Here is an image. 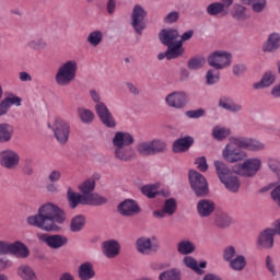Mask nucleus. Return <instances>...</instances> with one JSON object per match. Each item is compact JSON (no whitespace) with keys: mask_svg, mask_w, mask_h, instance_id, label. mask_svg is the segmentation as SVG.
Instances as JSON below:
<instances>
[{"mask_svg":"<svg viewBox=\"0 0 280 280\" xmlns=\"http://www.w3.org/2000/svg\"><path fill=\"white\" fill-rule=\"evenodd\" d=\"M188 178L196 196H207V194H209V184L202 174L197 171H189Z\"/></svg>","mask_w":280,"mask_h":280,"instance_id":"1a4fd4ad","label":"nucleus"},{"mask_svg":"<svg viewBox=\"0 0 280 280\" xmlns=\"http://www.w3.org/2000/svg\"><path fill=\"white\" fill-rule=\"evenodd\" d=\"M194 37V31H187L185 32L182 36H180V39L179 42H182V46H183V43L187 42V40H190V38Z\"/></svg>","mask_w":280,"mask_h":280,"instance_id":"69168bd1","label":"nucleus"},{"mask_svg":"<svg viewBox=\"0 0 280 280\" xmlns=\"http://www.w3.org/2000/svg\"><path fill=\"white\" fill-rule=\"evenodd\" d=\"M231 103H232V100H231V98H229V97H226V96H223V97H221L220 101H219V106H220L221 108H224L225 110H229V107H230Z\"/></svg>","mask_w":280,"mask_h":280,"instance_id":"680f3d73","label":"nucleus"},{"mask_svg":"<svg viewBox=\"0 0 280 280\" xmlns=\"http://www.w3.org/2000/svg\"><path fill=\"white\" fill-rule=\"evenodd\" d=\"M233 19H236V21H246V19H248V15H246V7L234 4Z\"/></svg>","mask_w":280,"mask_h":280,"instance_id":"a18cd8bd","label":"nucleus"},{"mask_svg":"<svg viewBox=\"0 0 280 280\" xmlns=\"http://www.w3.org/2000/svg\"><path fill=\"white\" fill-rule=\"evenodd\" d=\"M77 113L82 124H93L95 119V114L93 113V110L84 107H79Z\"/></svg>","mask_w":280,"mask_h":280,"instance_id":"72a5a7b5","label":"nucleus"},{"mask_svg":"<svg viewBox=\"0 0 280 280\" xmlns=\"http://www.w3.org/2000/svg\"><path fill=\"white\" fill-rule=\"evenodd\" d=\"M85 219L82 215H77L72 219L70 229L73 233H78V231H82L84 229Z\"/></svg>","mask_w":280,"mask_h":280,"instance_id":"c03bdc74","label":"nucleus"},{"mask_svg":"<svg viewBox=\"0 0 280 280\" xmlns=\"http://www.w3.org/2000/svg\"><path fill=\"white\" fill-rule=\"evenodd\" d=\"M0 255H15V257H30V249L22 242L8 243L5 241H0Z\"/></svg>","mask_w":280,"mask_h":280,"instance_id":"0eeeda50","label":"nucleus"},{"mask_svg":"<svg viewBox=\"0 0 280 280\" xmlns=\"http://www.w3.org/2000/svg\"><path fill=\"white\" fill-rule=\"evenodd\" d=\"M132 143H135V138L128 132L117 131L113 138L114 148H129Z\"/></svg>","mask_w":280,"mask_h":280,"instance_id":"f3484780","label":"nucleus"},{"mask_svg":"<svg viewBox=\"0 0 280 280\" xmlns=\"http://www.w3.org/2000/svg\"><path fill=\"white\" fill-rule=\"evenodd\" d=\"M184 264L185 266H187V268H190L191 270L197 272V275H202L201 268H207V262H200V265H198V261H196V259H194V257L191 256H186L184 258Z\"/></svg>","mask_w":280,"mask_h":280,"instance_id":"473e14b6","label":"nucleus"},{"mask_svg":"<svg viewBox=\"0 0 280 280\" xmlns=\"http://www.w3.org/2000/svg\"><path fill=\"white\" fill-rule=\"evenodd\" d=\"M106 202H108V199L97 192L85 195V205L90 207H102V205H106Z\"/></svg>","mask_w":280,"mask_h":280,"instance_id":"a878e982","label":"nucleus"},{"mask_svg":"<svg viewBox=\"0 0 280 280\" xmlns=\"http://www.w3.org/2000/svg\"><path fill=\"white\" fill-rule=\"evenodd\" d=\"M68 201L71 209H75L78 205H86L85 195L74 192L71 188L68 189Z\"/></svg>","mask_w":280,"mask_h":280,"instance_id":"bb28decb","label":"nucleus"},{"mask_svg":"<svg viewBox=\"0 0 280 280\" xmlns=\"http://www.w3.org/2000/svg\"><path fill=\"white\" fill-rule=\"evenodd\" d=\"M217 225H219L221 229H225V226H230L231 225V217H229L228 214H219L217 217Z\"/></svg>","mask_w":280,"mask_h":280,"instance_id":"603ef678","label":"nucleus"},{"mask_svg":"<svg viewBox=\"0 0 280 280\" xmlns=\"http://www.w3.org/2000/svg\"><path fill=\"white\" fill-rule=\"evenodd\" d=\"M5 105L10 108L12 106H21L23 100L16 95H14L13 93H10L9 95H7L3 100H2Z\"/></svg>","mask_w":280,"mask_h":280,"instance_id":"49530a36","label":"nucleus"},{"mask_svg":"<svg viewBox=\"0 0 280 280\" xmlns=\"http://www.w3.org/2000/svg\"><path fill=\"white\" fill-rule=\"evenodd\" d=\"M5 268H12V261L8 258H0V270H5Z\"/></svg>","mask_w":280,"mask_h":280,"instance_id":"0e129e2a","label":"nucleus"},{"mask_svg":"<svg viewBox=\"0 0 280 280\" xmlns=\"http://www.w3.org/2000/svg\"><path fill=\"white\" fill-rule=\"evenodd\" d=\"M206 81L207 84H217V82H220V71L218 69L209 70L206 74Z\"/></svg>","mask_w":280,"mask_h":280,"instance_id":"09e8293b","label":"nucleus"},{"mask_svg":"<svg viewBox=\"0 0 280 280\" xmlns=\"http://www.w3.org/2000/svg\"><path fill=\"white\" fill-rule=\"evenodd\" d=\"M48 128H51L55 138L62 145L69 141V135H71V124L65 118H55L52 126L51 124H48Z\"/></svg>","mask_w":280,"mask_h":280,"instance_id":"423d86ee","label":"nucleus"},{"mask_svg":"<svg viewBox=\"0 0 280 280\" xmlns=\"http://www.w3.org/2000/svg\"><path fill=\"white\" fill-rule=\"evenodd\" d=\"M114 154L118 161H124L128 163L132 161L137 155L132 147H114Z\"/></svg>","mask_w":280,"mask_h":280,"instance_id":"6ab92c4d","label":"nucleus"},{"mask_svg":"<svg viewBox=\"0 0 280 280\" xmlns=\"http://www.w3.org/2000/svg\"><path fill=\"white\" fill-rule=\"evenodd\" d=\"M148 16V12L141 8V5L137 4L133 8L131 14V25L139 35L143 34L145 30V18Z\"/></svg>","mask_w":280,"mask_h":280,"instance_id":"9b49d317","label":"nucleus"},{"mask_svg":"<svg viewBox=\"0 0 280 280\" xmlns=\"http://www.w3.org/2000/svg\"><path fill=\"white\" fill-rule=\"evenodd\" d=\"M18 276L23 280H36V272L27 265H22L18 268Z\"/></svg>","mask_w":280,"mask_h":280,"instance_id":"f704fd0d","label":"nucleus"},{"mask_svg":"<svg viewBox=\"0 0 280 280\" xmlns=\"http://www.w3.org/2000/svg\"><path fill=\"white\" fill-rule=\"evenodd\" d=\"M231 136V129L226 127L217 126L212 130V137L217 139V141H222L226 139V137Z\"/></svg>","mask_w":280,"mask_h":280,"instance_id":"58836bf2","label":"nucleus"},{"mask_svg":"<svg viewBox=\"0 0 280 280\" xmlns=\"http://www.w3.org/2000/svg\"><path fill=\"white\" fill-rule=\"evenodd\" d=\"M237 141L240 138H231L230 143L223 149L222 156L228 163H237L248 156Z\"/></svg>","mask_w":280,"mask_h":280,"instance_id":"39448f33","label":"nucleus"},{"mask_svg":"<svg viewBox=\"0 0 280 280\" xmlns=\"http://www.w3.org/2000/svg\"><path fill=\"white\" fill-rule=\"evenodd\" d=\"M167 149V143H165V141L163 140H151V150L153 155L154 154H161V152H165V150Z\"/></svg>","mask_w":280,"mask_h":280,"instance_id":"37998d69","label":"nucleus"},{"mask_svg":"<svg viewBox=\"0 0 280 280\" xmlns=\"http://www.w3.org/2000/svg\"><path fill=\"white\" fill-rule=\"evenodd\" d=\"M180 19V13L178 11H172L164 18V23H176Z\"/></svg>","mask_w":280,"mask_h":280,"instance_id":"6e6d98bb","label":"nucleus"},{"mask_svg":"<svg viewBox=\"0 0 280 280\" xmlns=\"http://www.w3.org/2000/svg\"><path fill=\"white\" fill-rule=\"evenodd\" d=\"M159 36L162 45H165L166 47H170V45H175V43H178V38H180L178 30L174 28H164L160 32Z\"/></svg>","mask_w":280,"mask_h":280,"instance_id":"2eb2a0df","label":"nucleus"},{"mask_svg":"<svg viewBox=\"0 0 280 280\" xmlns=\"http://www.w3.org/2000/svg\"><path fill=\"white\" fill-rule=\"evenodd\" d=\"M65 220H67L65 210L48 202L39 207L37 214L27 217L26 222L30 226H36L42 231H60L58 224H62Z\"/></svg>","mask_w":280,"mask_h":280,"instance_id":"f257e3e1","label":"nucleus"},{"mask_svg":"<svg viewBox=\"0 0 280 280\" xmlns=\"http://www.w3.org/2000/svg\"><path fill=\"white\" fill-rule=\"evenodd\" d=\"M160 280H180V275L176 270L164 271L159 277Z\"/></svg>","mask_w":280,"mask_h":280,"instance_id":"3c124183","label":"nucleus"},{"mask_svg":"<svg viewBox=\"0 0 280 280\" xmlns=\"http://www.w3.org/2000/svg\"><path fill=\"white\" fill-rule=\"evenodd\" d=\"M207 65V59L205 57H192L188 60V69L190 71H198V69H202Z\"/></svg>","mask_w":280,"mask_h":280,"instance_id":"ea45409f","label":"nucleus"},{"mask_svg":"<svg viewBox=\"0 0 280 280\" xmlns=\"http://www.w3.org/2000/svg\"><path fill=\"white\" fill-rule=\"evenodd\" d=\"M233 60V56L229 51L224 50H215L208 57V65L213 67V69L222 70L226 69V67H231V61Z\"/></svg>","mask_w":280,"mask_h":280,"instance_id":"6e6552de","label":"nucleus"},{"mask_svg":"<svg viewBox=\"0 0 280 280\" xmlns=\"http://www.w3.org/2000/svg\"><path fill=\"white\" fill-rule=\"evenodd\" d=\"M60 178H62V173L60 171H51L48 175V180L52 184L58 183Z\"/></svg>","mask_w":280,"mask_h":280,"instance_id":"052dcab7","label":"nucleus"},{"mask_svg":"<svg viewBox=\"0 0 280 280\" xmlns=\"http://www.w3.org/2000/svg\"><path fill=\"white\" fill-rule=\"evenodd\" d=\"M275 80H277L275 72L268 71L262 75L259 82L254 83V89L259 90L272 86V84H275Z\"/></svg>","mask_w":280,"mask_h":280,"instance_id":"cd10ccee","label":"nucleus"},{"mask_svg":"<svg viewBox=\"0 0 280 280\" xmlns=\"http://www.w3.org/2000/svg\"><path fill=\"white\" fill-rule=\"evenodd\" d=\"M10 108L8 105L3 102V100L0 102V117H3V115H8Z\"/></svg>","mask_w":280,"mask_h":280,"instance_id":"338daca9","label":"nucleus"},{"mask_svg":"<svg viewBox=\"0 0 280 280\" xmlns=\"http://www.w3.org/2000/svg\"><path fill=\"white\" fill-rule=\"evenodd\" d=\"M14 135V127L10 124H0V143H8Z\"/></svg>","mask_w":280,"mask_h":280,"instance_id":"7c9ffc66","label":"nucleus"},{"mask_svg":"<svg viewBox=\"0 0 280 280\" xmlns=\"http://www.w3.org/2000/svg\"><path fill=\"white\" fill-rule=\"evenodd\" d=\"M103 255L108 259H115L119 255V242L115 240L103 242Z\"/></svg>","mask_w":280,"mask_h":280,"instance_id":"412c9836","label":"nucleus"},{"mask_svg":"<svg viewBox=\"0 0 280 280\" xmlns=\"http://www.w3.org/2000/svg\"><path fill=\"white\" fill-rule=\"evenodd\" d=\"M203 116H205L203 109L186 112V117H188L189 119H199V117H203Z\"/></svg>","mask_w":280,"mask_h":280,"instance_id":"bf43d9fd","label":"nucleus"},{"mask_svg":"<svg viewBox=\"0 0 280 280\" xmlns=\"http://www.w3.org/2000/svg\"><path fill=\"white\" fill-rule=\"evenodd\" d=\"M166 50V59L167 60H174V58H178L179 56H183V42H176L173 45L167 46Z\"/></svg>","mask_w":280,"mask_h":280,"instance_id":"c756f323","label":"nucleus"},{"mask_svg":"<svg viewBox=\"0 0 280 280\" xmlns=\"http://www.w3.org/2000/svg\"><path fill=\"white\" fill-rule=\"evenodd\" d=\"M90 96L92 102L96 104L95 112L102 124L106 126V128H115V126H117L115 122V117H113V114L110 113V109H108V106H106V103L102 102L100 92L96 90H90Z\"/></svg>","mask_w":280,"mask_h":280,"instance_id":"7ed1b4c3","label":"nucleus"},{"mask_svg":"<svg viewBox=\"0 0 280 280\" xmlns=\"http://www.w3.org/2000/svg\"><path fill=\"white\" fill-rule=\"evenodd\" d=\"M102 40H104V33L102 31H93L88 35L86 42L91 47H98L102 45Z\"/></svg>","mask_w":280,"mask_h":280,"instance_id":"e433bc0d","label":"nucleus"},{"mask_svg":"<svg viewBox=\"0 0 280 280\" xmlns=\"http://www.w3.org/2000/svg\"><path fill=\"white\" fill-rule=\"evenodd\" d=\"M259 170H261V160L259 159H248L243 164L233 167L235 174L246 177L255 176Z\"/></svg>","mask_w":280,"mask_h":280,"instance_id":"9d476101","label":"nucleus"},{"mask_svg":"<svg viewBox=\"0 0 280 280\" xmlns=\"http://www.w3.org/2000/svg\"><path fill=\"white\" fill-rule=\"evenodd\" d=\"M266 268H267L268 272H270L272 275V277H275V275H277V269L275 267V260L270 256L266 257Z\"/></svg>","mask_w":280,"mask_h":280,"instance_id":"4d7b16f0","label":"nucleus"},{"mask_svg":"<svg viewBox=\"0 0 280 280\" xmlns=\"http://www.w3.org/2000/svg\"><path fill=\"white\" fill-rule=\"evenodd\" d=\"M280 47V34L272 33L269 35L266 45L264 46L265 51H276Z\"/></svg>","mask_w":280,"mask_h":280,"instance_id":"2f4dec72","label":"nucleus"},{"mask_svg":"<svg viewBox=\"0 0 280 280\" xmlns=\"http://www.w3.org/2000/svg\"><path fill=\"white\" fill-rule=\"evenodd\" d=\"M21 158L13 150H4L0 152V165L5 170H16Z\"/></svg>","mask_w":280,"mask_h":280,"instance_id":"f8f14e48","label":"nucleus"},{"mask_svg":"<svg viewBox=\"0 0 280 280\" xmlns=\"http://www.w3.org/2000/svg\"><path fill=\"white\" fill-rule=\"evenodd\" d=\"M215 210V203L208 199H202L197 205V211L200 218H209Z\"/></svg>","mask_w":280,"mask_h":280,"instance_id":"5701e85b","label":"nucleus"},{"mask_svg":"<svg viewBox=\"0 0 280 280\" xmlns=\"http://www.w3.org/2000/svg\"><path fill=\"white\" fill-rule=\"evenodd\" d=\"M196 250V245L191 243L190 241H180L177 244V252L179 255H191Z\"/></svg>","mask_w":280,"mask_h":280,"instance_id":"4c0bfd02","label":"nucleus"},{"mask_svg":"<svg viewBox=\"0 0 280 280\" xmlns=\"http://www.w3.org/2000/svg\"><path fill=\"white\" fill-rule=\"evenodd\" d=\"M236 253H237V252L235 250V247L229 246V247H226V248L224 249V252H223V259H224L225 261H229V264H230L231 261H233V259H234Z\"/></svg>","mask_w":280,"mask_h":280,"instance_id":"864d4df0","label":"nucleus"},{"mask_svg":"<svg viewBox=\"0 0 280 280\" xmlns=\"http://www.w3.org/2000/svg\"><path fill=\"white\" fill-rule=\"evenodd\" d=\"M215 172L218 174L219 180L226 187L232 194H237L240 191V179L234 176L231 168L222 161H214Z\"/></svg>","mask_w":280,"mask_h":280,"instance_id":"f03ea898","label":"nucleus"},{"mask_svg":"<svg viewBox=\"0 0 280 280\" xmlns=\"http://www.w3.org/2000/svg\"><path fill=\"white\" fill-rule=\"evenodd\" d=\"M137 152L142 156H152V142L151 141H142L137 145Z\"/></svg>","mask_w":280,"mask_h":280,"instance_id":"a19ab883","label":"nucleus"},{"mask_svg":"<svg viewBox=\"0 0 280 280\" xmlns=\"http://www.w3.org/2000/svg\"><path fill=\"white\" fill-rule=\"evenodd\" d=\"M165 102L171 108H185L187 106V94L185 92H173L165 97Z\"/></svg>","mask_w":280,"mask_h":280,"instance_id":"ddd939ff","label":"nucleus"},{"mask_svg":"<svg viewBox=\"0 0 280 280\" xmlns=\"http://www.w3.org/2000/svg\"><path fill=\"white\" fill-rule=\"evenodd\" d=\"M164 211L167 215H174L176 213V200L175 199H167L163 207Z\"/></svg>","mask_w":280,"mask_h":280,"instance_id":"8fccbe9b","label":"nucleus"},{"mask_svg":"<svg viewBox=\"0 0 280 280\" xmlns=\"http://www.w3.org/2000/svg\"><path fill=\"white\" fill-rule=\"evenodd\" d=\"M194 145V138L191 137H185V138H179L175 140L173 143V152L179 153V152H187L189 148Z\"/></svg>","mask_w":280,"mask_h":280,"instance_id":"b1692460","label":"nucleus"},{"mask_svg":"<svg viewBox=\"0 0 280 280\" xmlns=\"http://www.w3.org/2000/svg\"><path fill=\"white\" fill-rule=\"evenodd\" d=\"M271 95L273 97H280V83L272 88Z\"/></svg>","mask_w":280,"mask_h":280,"instance_id":"774afa93","label":"nucleus"},{"mask_svg":"<svg viewBox=\"0 0 280 280\" xmlns=\"http://www.w3.org/2000/svg\"><path fill=\"white\" fill-rule=\"evenodd\" d=\"M79 189L83 196L91 195V192L95 190V179H88L83 182Z\"/></svg>","mask_w":280,"mask_h":280,"instance_id":"79ce46f5","label":"nucleus"},{"mask_svg":"<svg viewBox=\"0 0 280 280\" xmlns=\"http://www.w3.org/2000/svg\"><path fill=\"white\" fill-rule=\"evenodd\" d=\"M234 75H244L246 73V66L244 65H236L233 67Z\"/></svg>","mask_w":280,"mask_h":280,"instance_id":"e2e57ef3","label":"nucleus"},{"mask_svg":"<svg viewBox=\"0 0 280 280\" xmlns=\"http://www.w3.org/2000/svg\"><path fill=\"white\" fill-rule=\"evenodd\" d=\"M42 242H45L49 248H62L69 242L67 236H62L60 234L47 235L40 234L38 235Z\"/></svg>","mask_w":280,"mask_h":280,"instance_id":"4468645a","label":"nucleus"},{"mask_svg":"<svg viewBox=\"0 0 280 280\" xmlns=\"http://www.w3.org/2000/svg\"><path fill=\"white\" fill-rule=\"evenodd\" d=\"M78 75V61L68 60L60 65L56 74L55 82L58 86H69Z\"/></svg>","mask_w":280,"mask_h":280,"instance_id":"20e7f679","label":"nucleus"},{"mask_svg":"<svg viewBox=\"0 0 280 280\" xmlns=\"http://www.w3.org/2000/svg\"><path fill=\"white\" fill-rule=\"evenodd\" d=\"M141 192L147 198H154L156 194H159V186L158 185H145L141 188Z\"/></svg>","mask_w":280,"mask_h":280,"instance_id":"de8ad7c7","label":"nucleus"},{"mask_svg":"<svg viewBox=\"0 0 280 280\" xmlns=\"http://www.w3.org/2000/svg\"><path fill=\"white\" fill-rule=\"evenodd\" d=\"M246 266L247 261L244 255H237L233 260L230 261V268L236 272H242Z\"/></svg>","mask_w":280,"mask_h":280,"instance_id":"c9c22d12","label":"nucleus"},{"mask_svg":"<svg viewBox=\"0 0 280 280\" xmlns=\"http://www.w3.org/2000/svg\"><path fill=\"white\" fill-rule=\"evenodd\" d=\"M118 211L121 215L132 217L137 215L141 209L139 208V205H137V201L132 199H126L119 203Z\"/></svg>","mask_w":280,"mask_h":280,"instance_id":"a211bd4d","label":"nucleus"},{"mask_svg":"<svg viewBox=\"0 0 280 280\" xmlns=\"http://www.w3.org/2000/svg\"><path fill=\"white\" fill-rule=\"evenodd\" d=\"M266 8V0H254L252 9L254 12H264Z\"/></svg>","mask_w":280,"mask_h":280,"instance_id":"13d9d810","label":"nucleus"},{"mask_svg":"<svg viewBox=\"0 0 280 280\" xmlns=\"http://www.w3.org/2000/svg\"><path fill=\"white\" fill-rule=\"evenodd\" d=\"M95 277V270L93 269V264L84 262L79 267V279L90 280Z\"/></svg>","mask_w":280,"mask_h":280,"instance_id":"c85d7f7f","label":"nucleus"},{"mask_svg":"<svg viewBox=\"0 0 280 280\" xmlns=\"http://www.w3.org/2000/svg\"><path fill=\"white\" fill-rule=\"evenodd\" d=\"M195 163L199 172H207V170H209V165L207 164V158L205 156L197 158L195 160Z\"/></svg>","mask_w":280,"mask_h":280,"instance_id":"5fc2aeb1","label":"nucleus"},{"mask_svg":"<svg viewBox=\"0 0 280 280\" xmlns=\"http://www.w3.org/2000/svg\"><path fill=\"white\" fill-rule=\"evenodd\" d=\"M236 143L243 148V150H250L252 152H257L259 150H264V143L259 140H255L252 138H238Z\"/></svg>","mask_w":280,"mask_h":280,"instance_id":"4be33fe9","label":"nucleus"},{"mask_svg":"<svg viewBox=\"0 0 280 280\" xmlns=\"http://www.w3.org/2000/svg\"><path fill=\"white\" fill-rule=\"evenodd\" d=\"M206 12L209 14V16H226V14H229V10L224 8L222 2L210 3L207 7Z\"/></svg>","mask_w":280,"mask_h":280,"instance_id":"393cba45","label":"nucleus"},{"mask_svg":"<svg viewBox=\"0 0 280 280\" xmlns=\"http://www.w3.org/2000/svg\"><path fill=\"white\" fill-rule=\"evenodd\" d=\"M138 253L141 255H150L152 250H159V245H152V241L149 237H140L136 243Z\"/></svg>","mask_w":280,"mask_h":280,"instance_id":"aec40b11","label":"nucleus"},{"mask_svg":"<svg viewBox=\"0 0 280 280\" xmlns=\"http://www.w3.org/2000/svg\"><path fill=\"white\" fill-rule=\"evenodd\" d=\"M275 230L266 229L262 231L257 240L258 248H272L275 246Z\"/></svg>","mask_w":280,"mask_h":280,"instance_id":"dca6fc26","label":"nucleus"}]
</instances>
